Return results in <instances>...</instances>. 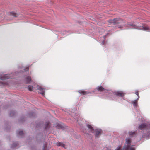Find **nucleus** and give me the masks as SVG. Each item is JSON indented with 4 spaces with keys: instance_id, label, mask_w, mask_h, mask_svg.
Returning a JSON list of instances; mask_svg holds the SVG:
<instances>
[{
    "instance_id": "f257e3e1",
    "label": "nucleus",
    "mask_w": 150,
    "mask_h": 150,
    "mask_svg": "<svg viewBox=\"0 0 150 150\" xmlns=\"http://www.w3.org/2000/svg\"><path fill=\"white\" fill-rule=\"evenodd\" d=\"M131 139L129 137L126 138V142L123 149L124 150H135L133 146H131Z\"/></svg>"
},
{
    "instance_id": "f03ea898",
    "label": "nucleus",
    "mask_w": 150,
    "mask_h": 150,
    "mask_svg": "<svg viewBox=\"0 0 150 150\" xmlns=\"http://www.w3.org/2000/svg\"><path fill=\"white\" fill-rule=\"evenodd\" d=\"M108 21L110 23H113L114 25H116L115 27L117 28H121L123 27V25H119L122 23L123 22V20L121 19L116 18L113 20H110Z\"/></svg>"
},
{
    "instance_id": "7ed1b4c3",
    "label": "nucleus",
    "mask_w": 150,
    "mask_h": 150,
    "mask_svg": "<svg viewBox=\"0 0 150 150\" xmlns=\"http://www.w3.org/2000/svg\"><path fill=\"white\" fill-rule=\"evenodd\" d=\"M11 74H6L0 77V86L8 85V83L7 82L4 81V80L10 78H12V77H11Z\"/></svg>"
},
{
    "instance_id": "20e7f679",
    "label": "nucleus",
    "mask_w": 150,
    "mask_h": 150,
    "mask_svg": "<svg viewBox=\"0 0 150 150\" xmlns=\"http://www.w3.org/2000/svg\"><path fill=\"white\" fill-rule=\"evenodd\" d=\"M127 27L130 28H135L139 30H143L145 31H149V28L148 27L146 26H143L139 27L133 24H128L127 25Z\"/></svg>"
},
{
    "instance_id": "39448f33",
    "label": "nucleus",
    "mask_w": 150,
    "mask_h": 150,
    "mask_svg": "<svg viewBox=\"0 0 150 150\" xmlns=\"http://www.w3.org/2000/svg\"><path fill=\"white\" fill-rule=\"evenodd\" d=\"M124 93L122 91H117L115 92L114 94V98L115 97H121L123 98L124 96Z\"/></svg>"
},
{
    "instance_id": "423d86ee",
    "label": "nucleus",
    "mask_w": 150,
    "mask_h": 150,
    "mask_svg": "<svg viewBox=\"0 0 150 150\" xmlns=\"http://www.w3.org/2000/svg\"><path fill=\"white\" fill-rule=\"evenodd\" d=\"M37 88L39 90V93L41 94L42 96L44 95L45 90L44 88H42L41 86H40L38 85H37Z\"/></svg>"
},
{
    "instance_id": "0eeeda50",
    "label": "nucleus",
    "mask_w": 150,
    "mask_h": 150,
    "mask_svg": "<svg viewBox=\"0 0 150 150\" xmlns=\"http://www.w3.org/2000/svg\"><path fill=\"white\" fill-rule=\"evenodd\" d=\"M139 98V97L138 98L135 100L132 101V103L133 104L134 107V108L138 106V100Z\"/></svg>"
},
{
    "instance_id": "6e6552de",
    "label": "nucleus",
    "mask_w": 150,
    "mask_h": 150,
    "mask_svg": "<svg viewBox=\"0 0 150 150\" xmlns=\"http://www.w3.org/2000/svg\"><path fill=\"white\" fill-rule=\"evenodd\" d=\"M26 83L28 84L31 82V79L30 76H27L25 80Z\"/></svg>"
},
{
    "instance_id": "1a4fd4ad",
    "label": "nucleus",
    "mask_w": 150,
    "mask_h": 150,
    "mask_svg": "<svg viewBox=\"0 0 150 150\" xmlns=\"http://www.w3.org/2000/svg\"><path fill=\"white\" fill-rule=\"evenodd\" d=\"M101 130L100 129H97L95 130V134L96 136L98 137L99 134L101 132Z\"/></svg>"
},
{
    "instance_id": "9d476101",
    "label": "nucleus",
    "mask_w": 150,
    "mask_h": 150,
    "mask_svg": "<svg viewBox=\"0 0 150 150\" xmlns=\"http://www.w3.org/2000/svg\"><path fill=\"white\" fill-rule=\"evenodd\" d=\"M56 145L57 146H61L64 148H66L65 144H64L62 143H61L59 142H57V143H56Z\"/></svg>"
},
{
    "instance_id": "9b49d317",
    "label": "nucleus",
    "mask_w": 150,
    "mask_h": 150,
    "mask_svg": "<svg viewBox=\"0 0 150 150\" xmlns=\"http://www.w3.org/2000/svg\"><path fill=\"white\" fill-rule=\"evenodd\" d=\"M87 126L88 128V131L89 132H93V128L90 125L88 124L87 125Z\"/></svg>"
},
{
    "instance_id": "f8f14e48",
    "label": "nucleus",
    "mask_w": 150,
    "mask_h": 150,
    "mask_svg": "<svg viewBox=\"0 0 150 150\" xmlns=\"http://www.w3.org/2000/svg\"><path fill=\"white\" fill-rule=\"evenodd\" d=\"M146 127V125L144 124H142L139 126L138 128L141 130H142L145 128Z\"/></svg>"
},
{
    "instance_id": "ddd939ff",
    "label": "nucleus",
    "mask_w": 150,
    "mask_h": 150,
    "mask_svg": "<svg viewBox=\"0 0 150 150\" xmlns=\"http://www.w3.org/2000/svg\"><path fill=\"white\" fill-rule=\"evenodd\" d=\"M129 136L130 137H132L136 135V134L135 131L130 132H129Z\"/></svg>"
},
{
    "instance_id": "4468645a",
    "label": "nucleus",
    "mask_w": 150,
    "mask_h": 150,
    "mask_svg": "<svg viewBox=\"0 0 150 150\" xmlns=\"http://www.w3.org/2000/svg\"><path fill=\"white\" fill-rule=\"evenodd\" d=\"M9 13L10 15L13 16V17H17L18 16L17 14L14 12H10Z\"/></svg>"
},
{
    "instance_id": "2eb2a0df",
    "label": "nucleus",
    "mask_w": 150,
    "mask_h": 150,
    "mask_svg": "<svg viewBox=\"0 0 150 150\" xmlns=\"http://www.w3.org/2000/svg\"><path fill=\"white\" fill-rule=\"evenodd\" d=\"M97 90L99 91H104L105 89L101 86H98L97 88Z\"/></svg>"
},
{
    "instance_id": "dca6fc26",
    "label": "nucleus",
    "mask_w": 150,
    "mask_h": 150,
    "mask_svg": "<svg viewBox=\"0 0 150 150\" xmlns=\"http://www.w3.org/2000/svg\"><path fill=\"white\" fill-rule=\"evenodd\" d=\"M78 92L80 94H82L83 95L86 94H87L86 91L83 90H80L78 91Z\"/></svg>"
},
{
    "instance_id": "f3484780",
    "label": "nucleus",
    "mask_w": 150,
    "mask_h": 150,
    "mask_svg": "<svg viewBox=\"0 0 150 150\" xmlns=\"http://www.w3.org/2000/svg\"><path fill=\"white\" fill-rule=\"evenodd\" d=\"M105 36H104L103 38H101L102 39L101 40H102L101 43V44L102 45H103L104 44V41L105 40Z\"/></svg>"
},
{
    "instance_id": "a211bd4d",
    "label": "nucleus",
    "mask_w": 150,
    "mask_h": 150,
    "mask_svg": "<svg viewBox=\"0 0 150 150\" xmlns=\"http://www.w3.org/2000/svg\"><path fill=\"white\" fill-rule=\"evenodd\" d=\"M18 144L17 143H14L13 144L11 147L12 148H14L17 146Z\"/></svg>"
},
{
    "instance_id": "6ab92c4d",
    "label": "nucleus",
    "mask_w": 150,
    "mask_h": 150,
    "mask_svg": "<svg viewBox=\"0 0 150 150\" xmlns=\"http://www.w3.org/2000/svg\"><path fill=\"white\" fill-rule=\"evenodd\" d=\"M28 89L30 91H32L33 90V87L30 85H29L28 86Z\"/></svg>"
},
{
    "instance_id": "aec40b11",
    "label": "nucleus",
    "mask_w": 150,
    "mask_h": 150,
    "mask_svg": "<svg viewBox=\"0 0 150 150\" xmlns=\"http://www.w3.org/2000/svg\"><path fill=\"white\" fill-rule=\"evenodd\" d=\"M49 124V122L48 121H47L45 123V129H46L48 128V126Z\"/></svg>"
},
{
    "instance_id": "412c9836",
    "label": "nucleus",
    "mask_w": 150,
    "mask_h": 150,
    "mask_svg": "<svg viewBox=\"0 0 150 150\" xmlns=\"http://www.w3.org/2000/svg\"><path fill=\"white\" fill-rule=\"evenodd\" d=\"M18 135L20 136H22L23 134V132L22 131H20L18 132Z\"/></svg>"
},
{
    "instance_id": "4be33fe9",
    "label": "nucleus",
    "mask_w": 150,
    "mask_h": 150,
    "mask_svg": "<svg viewBox=\"0 0 150 150\" xmlns=\"http://www.w3.org/2000/svg\"><path fill=\"white\" fill-rule=\"evenodd\" d=\"M15 112L13 111H12L10 113V115L11 116H13V115H14Z\"/></svg>"
},
{
    "instance_id": "5701e85b",
    "label": "nucleus",
    "mask_w": 150,
    "mask_h": 150,
    "mask_svg": "<svg viewBox=\"0 0 150 150\" xmlns=\"http://www.w3.org/2000/svg\"><path fill=\"white\" fill-rule=\"evenodd\" d=\"M115 150H122V149H120V147L118 146L117 147L116 149H115Z\"/></svg>"
},
{
    "instance_id": "b1692460",
    "label": "nucleus",
    "mask_w": 150,
    "mask_h": 150,
    "mask_svg": "<svg viewBox=\"0 0 150 150\" xmlns=\"http://www.w3.org/2000/svg\"><path fill=\"white\" fill-rule=\"evenodd\" d=\"M26 69L27 70V71L29 70V67H27L26 69L24 68V70L25 71H26Z\"/></svg>"
},
{
    "instance_id": "393cba45",
    "label": "nucleus",
    "mask_w": 150,
    "mask_h": 150,
    "mask_svg": "<svg viewBox=\"0 0 150 150\" xmlns=\"http://www.w3.org/2000/svg\"><path fill=\"white\" fill-rule=\"evenodd\" d=\"M135 94L138 96V97H139V96H138V92H136Z\"/></svg>"
},
{
    "instance_id": "a878e982",
    "label": "nucleus",
    "mask_w": 150,
    "mask_h": 150,
    "mask_svg": "<svg viewBox=\"0 0 150 150\" xmlns=\"http://www.w3.org/2000/svg\"><path fill=\"white\" fill-rule=\"evenodd\" d=\"M111 149H110V148H108L107 149V150H111Z\"/></svg>"
},
{
    "instance_id": "bb28decb",
    "label": "nucleus",
    "mask_w": 150,
    "mask_h": 150,
    "mask_svg": "<svg viewBox=\"0 0 150 150\" xmlns=\"http://www.w3.org/2000/svg\"><path fill=\"white\" fill-rule=\"evenodd\" d=\"M112 99H113V100H115V98H112Z\"/></svg>"
}]
</instances>
